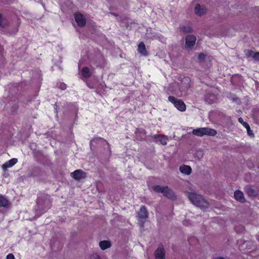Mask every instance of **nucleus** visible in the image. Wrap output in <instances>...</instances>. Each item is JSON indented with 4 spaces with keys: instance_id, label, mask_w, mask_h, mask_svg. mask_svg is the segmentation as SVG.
<instances>
[{
    "instance_id": "obj_24",
    "label": "nucleus",
    "mask_w": 259,
    "mask_h": 259,
    "mask_svg": "<svg viewBox=\"0 0 259 259\" xmlns=\"http://www.w3.org/2000/svg\"><path fill=\"white\" fill-rule=\"evenodd\" d=\"M153 190L158 193H163V191H164V186H161L160 185H155L153 187Z\"/></svg>"
},
{
    "instance_id": "obj_14",
    "label": "nucleus",
    "mask_w": 259,
    "mask_h": 259,
    "mask_svg": "<svg viewBox=\"0 0 259 259\" xmlns=\"http://www.w3.org/2000/svg\"><path fill=\"white\" fill-rule=\"evenodd\" d=\"M180 171L184 174L189 175L192 172V168L189 165H183L180 167Z\"/></svg>"
},
{
    "instance_id": "obj_18",
    "label": "nucleus",
    "mask_w": 259,
    "mask_h": 259,
    "mask_svg": "<svg viewBox=\"0 0 259 259\" xmlns=\"http://www.w3.org/2000/svg\"><path fill=\"white\" fill-rule=\"evenodd\" d=\"M180 31L184 33H190L193 31L192 27L190 25H182L179 27Z\"/></svg>"
},
{
    "instance_id": "obj_31",
    "label": "nucleus",
    "mask_w": 259,
    "mask_h": 259,
    "mask_svg": "<svg viewBox=\"0 0 259 259\" xmlns=\"http://www.w3.org/2000/svg\"><path fill=\"white\" fill-rule=\"evenodd\" d=\"M95 139H97V140L103 141H105V142H107L106 140H105L104 138L100 137H96V138H95Z\"/></svg>"
},
{
    "instance_id": "obj_17",
    "label": "nucleus",
    "mask_w": 259,
    "mask_h": 259,
    "mask_svg": "<svg viewBox=\"0 0 259 259\" xmlns=\"http://www.w3.org/2000/svg\"><path fill=\"white\" fill-rule=\"evenodd\" d=\"M162 194L164 196L169 198H172L175 196L174 192L169 189L167 186L165 187L164 191H163Z\"/></svg>"
},
{
    "instance_id": "obj_20",
    "label": "nucleus",
    "mask_w": 259,
    "mask_h": 259,
    "mask_svg": "<svg viewBox=\"0 0 259 259\" xmlns=\"http://www.w3.org/2000/svg\"><path fill=\"white\" fill-rule=\"evenodd\" d=\"M158 138H160L159 142L162 145H165L167 144V138L166 136L161 135H155L153 136V138L155 139H157Z\"/></svg>"
},
{
    "instance_id": "obj_8",
    "label": "nucleus",
    "mask_w": 259,
    "mask_h": 259,
    "mask_svg": "<svg viewBox=\"0 0 259 259\" xmlns=\"http://www.w3.org/2000/svg\"><path fill=\"white\" fill-rule=\"evenodd\" d=\"M245 191L249 197H255L259 195V190L253 189L251 186H246Z\"/></svg>"
},
{
    "instance_id": "obj_15",
    "label": "nucleus",
    "mask_w": 259,
    "mask_h": 259,
    "mask_svg": "<svg viewBox=\"0 0 259 259\" xmlns=\"http://www.w3.org/2000/svg\"><path fill=\"white\" fill-rule=\"evenodd\" d=\"M203 132L204 136H214L217 134V132L215 130L207 127H203Z\"/></svg>"
},
{
    "instance_id": "obj_33",
    "label": "nucleus",
    "mask_w": 259,
    "mask_h": 259,
    "mask_svg": "<svg viewBox=\"0 0 259 259\" xmlns=\"http://www.w3.org/2000/svg\"><path fill=\"white\" fill-rule=\"evenodd\" d=\"M216 259H224V258L222 257H219L217 258Z\"/></svg>"
},
{
    "instance_id": "obj_21",
    "label": "nucleus",
    "mask_w": 259,
    "mask_h": 259,
    "mask_svg": "<svg viewBox=\"0 0 259 259\" xmlns=\"http://www.w3.org/2000/svg\"><path fill=\"white\" fill-rule=\"evenodd\" d=\"M99 245L102 250H105L111 246V243L109 241H101L99 243Z\"/></svg>"
},
{
    "instance_id": "obj_25",
    "label": "nucleus",
    "mask_w": 259,
    "mask_h": 259,
    "mask_svg": "<svg viewBox=\"0 0 259 259\" xmlns=\"http://www.w3.org/2000/svg\"><path fill=\"white\" fill-rule=\"evenodd\" d=\"M8 25V21L5 19H3L2 18V15L0 14V26L2 27H5L6 26Z\"/></svg>"
},
{
    "instance_id": "obj_16",
    "label": "nucleus",
    "mask_w": 259,
    "mask_h": 259,
    "mask_svg": "<svg viewBox=\"0 0 259 259\" xmlns=\"http://www.w3.org/2000/svg\"><path fill=\"white\" fill-rule=\"evenodd\" d=\"M81 74L82 76L84 78H89L91 76V73L90 72V69L88 67L84 66L83 67L81 71Z\"/></svg>"
},
{
    "instance_id": "obj_28",
    "label": "nucleus",
    "mask_w": 259,
    "mask_h": 259,
    "mask_svg": "<svg viewBox=\"0 0 259 259\" xmlns=\"http://www.w3.org/2000/svg\"><path fill=\"white\" fill-rule=\"evenodd\" d=\"M246 129L247 130V134L249 136H254V134L253 133V132L250 129V126L249 125L248 126V127H246Z\"/></svg>"
},
{
    "instance_id": "obj_23",
    "label": "nucleus",
    "mask_w": 259,
    "mask_h": 259,
    "mask_svg": "<svg viewBox=\"0 0 259 259\" xmlns=\"http://www.w3.org/2000/svg\"><path fill=\"white\" fill-rule=\"evenodd\" d=\"M9 205V201L3 196H0V207H7Z\"/></svg>"
},
{
    "instance_id": "obj_30",
    "label": "nucleus",
    "mask_w": 259,
    "mask_h": 259,
    "mask_svg": "<svg viewBox=\"0 0 259 259\" xmlns=\"http://www.w3.org/2000/svg\"><path fill=\"white\" fill-rule=\"evenodd\" d=\"M7 259H15V256L12 253H9L7 255Z\"/></svg>"
},
{
    "instance_id": "obj_11",
    "label": "nucleus",
    "mask_w": 259,
    "mask_h": 259,
    "mask_svg": "<svg viewBox=\"0 0 259 259\" xmlns=\"http://www.w3.org/2000/svg\"><path fill=\"white\" fill-rule=\"evenodd\" d=\"M234 198L236 200L240 201V202H244L245 201L244 194L240 190H236L234 192Z\"/></svg>"
},
{
    "instance_id": "obj_32",
    "label": "nucleus",
    "mask_w": 259,
    "mask_h": 259,
    "mask_svg": "<svg viewBox=\"0 0 259 259\" xmlns=\"http://www.w3.org/2000/svg\"><path fill=\"white\" fill-rule=\"evenodd\" d=\"M110 14L115 16V17H117L118 16V15L116 13H114V12H110Z\"/></svg>"
},
{
    "instance_id": "obj_26",
    "label": "nucleus",
    "mask_w": 259,
    "mask_h": 259,
    "mask_svg": "<svg viewBox=\"0 0 259 259\" xmlns=\"http://www.w3.org/2000/svg\"><path fill=\"white\" fill-rule=\"evenodd\" d=\"M238 121L241 123L242 124V125L245 127H248V126L249 125V124L245 122V121H244L243 118L242 117H239L238 118Z\"/></svg>"
},
{
    "instance_id": "obj_29",
    "label": "nucleus",
    "mask_w": 259,
    "mask_h": 259,
    "mask_svg": "<svg viewBox=\"0 0 259 259\" xmlns=\"http://www.w3.org/2000/svg\"><path fill=\"white\" fill-rule=\"evenodd\" d=\"M205 55L203 53H200L198 55V59L200 60H203L205 58Z\"/></svg>"
},
{
    "instance_id": "obj_7",
    "label": "nucleus",
    "mask_w": 259,
    "mask_h": 259,
    "mask_svg": "<svg viewBox=\"0 0 259 259\" xmlns=\"http://www.w3.org/2000/svg\"><path fill=\"white\" fill-rule=\"evenodd\" d=\"M186 40V47L191 48L195 44L196 40V37L193 35H188L185 38Z\"/></svg>"
},
{
    "instance_id": "obj_2",
    "label": "nucleus",
    "mask_w": 259,
    "mask_h": 259,
    "mask_svg": "<svg viewBox=\"0 0 259 259\" xmlns=\"http://www.w3.org/2000/svg\"><path fill=\"white\" fill-rule=\"evenodd\" d=\"M168 100L179 111L184 112L186 111V106L185 103L181 99H178L174 96H169Z\"/></svg>"
},
{
    "instance_id": "obj_1",
    "label": "nucleus",
    "mask_w": 259,
    "mask_h": 259,
    "mask_svg": "<svg viewBox=\"0 0 259 259\" xmlns=\"http://www.w3.org/2000/svg\"><path fill=\"white\" fill-rule=\"evenodd\" d=\"M188 198L193 204L201 209L208 208L209 204L200 195L195 193H189Z\"/></svg>"
},
{
    "instance_id": "obj_6",
    "label": "nucleus",
    "mask_w": 259,
    "mask_h": 259,
    "mask_svg": "<svg viewBox=\"0 0 259 259\" xmlns=\"http://www.w3.org/2000/svg\"><path fill=\"white\" fill-rule=\"evenodd\" d=\"M70 176L72 178L77 181H79L86 177L85 173L81 169H76L71 172Z\"/></svg>"
},
{
    "instance_id": "obj_5",
    "label": "nucleus",
    "mask_w": 259,
    "mask_h": 259,
    "mask_svg": "<svg viewBox=\"0 0 259 259\" xmlns=\"http://www.w3.org/2000/svg\"><path fill=\"white\" fill-rule=\"evenodd\" d=\"M154 254L155 259H165V251L162 244L158 246L155 251Z\"/></svg>"
},
{
    "instance_id": "obj_22",
    "label": "nucleus",
    "mask_w": 259,
    "mask_h": 259,
    "mask_svg": "<svg viewBox=\"0 0 259 259\" xmlns=\"http://www.w3.org/2000/svg\"><path fill=\"white\" fill-rule=\"evenodd\" d=\"M203 127L197 128L194 129L192 134L198 137H203L204 136Z\"/></svg>"
},
{
    "instance_id": "obj_13",
    "label": "nucleus",
    "mask_w": 259,
    "mask_h": 259,
    "mask_svg": "<svg viewBox=\"0 0 259 259\" xmlns=\"http://www.w3.org/2000/svg\"><path fill=\"white\" fill-rule=\"evenodd\" d=\"M216 98L213 93L210 92L207 93L204 96L205 101L209 104H212L214 102Z\"/></svg>"
},
{
    "instance_id": "obj_3",
    "label": "nucleus",
    "mask_w": 259,
    "mask_h": 259,
    "mask_svg": "<svg viewBox=\"0 0 259 259\" xmlns=\"http://www.w3.org/2000/svg\"><path fill=\"white\" fill-rule=\"evenodd\" d=\"M74 19L78 26L84 27L87 23L85 17L80 13H76L74 14Z\"/></svg>"
},
{
    "instance_id": "obj_19",
    "label": "nucleus",
    "mask_w": 259,
    "mask_h": 259,
    "mask_svg": "<svg viewBox=\"0 0 259 259\" xmlns=\"http://www.w3.org/2000/svg\"><path fill=\"white\" fill-rule=\"evenodd\" d=\"M246 56L252 57L255 61H259V52H254L252 50H249L246 54Z\"/></svg>"
},
{
    "instance_id": "obj_12",
    "label": "nucleus",
    "mask_w": 259,
    "mask_h": 259,
    "mask_svg": "<svg viewBox=\"0 0 259 259\" xmlns=\"http://www.w3.org/2000/svg\"><path fill=\"white\" fill-rule=\"evenodd\" d=\"M138 51L140 54H142L145 56L148 55V52L146 51L145 44L142 41L139 42V44H138Z\"/></svg>"
},
{
    "instance_id": "obj_9",
    "label": "nucleus",
    "mask_w": 259,
    "mask_h": 259,
    "mask_svg": "<svg viewBox=\"0 0 259 259\" xmlns=\"http://www.w3.org/2000/svg\"><path fill=\"white\" fill-rule=\"evenodd\" d=\"M207 10L203 6H201L200 4H197L195 5L194 8L195 13L199 16H201L206 13Z\"/></svg>"
},
{
    "instance_id": "obj_27",
    "label": "nucleus",
    "mask_w": 259,
    "mask_h": 259,
    "mask_svg": "<svg viewBox=\"0 0 259 259\" xmlns=\"http://www.w3.org/2000/svg\"><path fill=\"white\" fill-rule=\"evenodd\" d=\"M138 133H140L142 136V138L143 139H145L146 137V132L145 130H140L139 131Z\"/></svg>"
},
{
    "instance_id": "obj_4",
    "label": "nucleus",
    "mask_w": 259,
    "mask_h": 259,
    "mask_svg": "<svg viewBox=\"0 0 259 259\" xmlns=\"http://www.w3.org/2000/svg\"><path fill=\"white\" fill-rule=\"evenodd\" d=\"M138 217L140 221H143V223L145 222L146 220L148 217V211L146 209V207L144 205H142L141 207L140 210L138 213Z\"/></svg>"
},
{
    "instance_id": "obj_10",
    "label": "nucleus",
    "mask_w": 259,
    "mask_h": 259,
    "mask_svg": "<svg viewBox=\"0 0 259 259\" xmlns=\"http://www.w3.org/2000/svg\"><path fill=\"white\" fill-rule=\"evenodd\" d=\"M18 161L17 158H12L7 161L3 164L2 168L4 170H6L8 168L11 167L14 165Z\"/></svg>"
}]
</instances>
